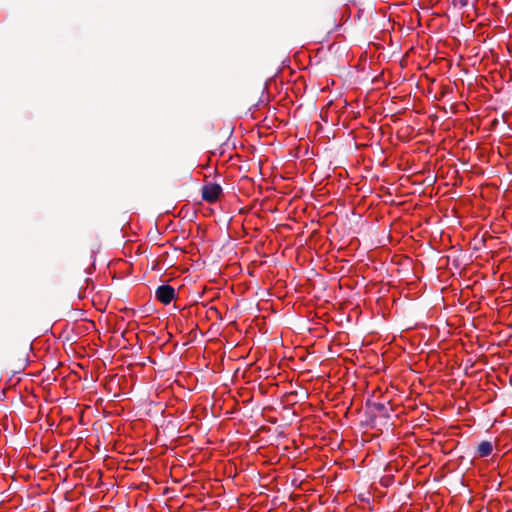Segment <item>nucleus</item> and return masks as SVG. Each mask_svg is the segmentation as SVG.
Masks as SVG:
<instances>
[{
  "instance_id": "f257e3e1",
  "label": "nucleus",
  "mask_w": 512,
  "mask_h": 512,
  "mask_svg": "<svg viewBox=\"0 0 512 512\" xmlns=\"http://www.w3.org/2000/svg\"><path fill=\"white\" fill-rule=\"evenodd\" d=\"M222 188L217 183L205 184L201 189L202 199L209 203H214L219 199Z\"/></svg>"
},
{
  "instance_id": "7ed1b4c3",
  "label": "nucleus",
  "mask_w": 512,
  "mask_h": 512,
  "mask_svg": "<svg viewBox=\"0 0 512 512\" xmlns=\"http://www.w3.org/2000/svg\"><path fill=\"white\" fill-rule=\"evenodd\" d=\"M366 406L371 409L372 412L377 413L378 415L389 418V411L384 403L371 402L368 400L366 402Z\"/></svg>"
},
{
  "instance_id": "20e7f679",
  "label": "nucleus",
  "mask_w": 512,
  "mask_h": 512,
  "mask_svg": "<svg viewBox=\"0 0 512 512\" xmlns=\"http://www.w3.org/2000/svg\"><path fill=\"white\" fill-rule=\"evenodd\" d=\"M493 446L490 441H482L477 447L478 457H487L492 453Z\"/></svg>"
},
{
  "instance_id": "f03ea898",
  "label": "nucleus",
  "mask_w": 512,
  "mask_h": 512,
  "mask_svg": "<svg viewBox=\"0 0 512 512\" xmlns=\"http://www.w3.org/2000/svg\"><path fill=\"white\" fill-rule=\"evenodd\" d=\"M175 289L170 285H160L155 290V297L161 303L167 305L175 298Z\"/></svg>"
},
{
  "instance_id": "39448f33",
  "label": "nucleus",
  "mask_w": 512,
  "mask_h": 512,
  "mask_svg": "<svg viewBox=\"0 0 512 512\" xmlns=\"http://www.w3.org/2000/svg\"><path fill=\"white\" fill-rule=\"evenodd\" d=\"M458 2L461 6H466L468 4L469 0H458Z\"/></svg>"
}]
</instances>
